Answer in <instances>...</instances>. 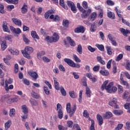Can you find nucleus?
Wrapping results in <instances>:
<instances>
[{
    "label": "nucleus",
    "instance_id": "1",
    "mask_svg": "<svg viewBox=\"0 0 130 130\" xmlns=\"http://www.w3.org/2000/svg\"><path fill=\"white\" fill-rule=\"evenodd\" d=\"M108 84V80H106L101 87L102 91H104L105 89L107 93H114L117 91V88L113 86V82H110L108 86H106Z\"/></svg>",
    "mask_w": 130,
    "mask_h": 130
},
{
    "label": "nucleus",
    "instance_id": "2",
    "mask_svg": "<svg viewBox=\"0 0 130 130\" xmlns=\"http://www.w3.org/2000/svg\"><path fill=\"white\" fill-rule=\"evenodd\" d=\"M34 51L33 48L29 46H26L23 50H21V52L24 57L27 58V59H31V56L30 54L32 53Z\"/></svg>",
    "mask_w": 130,
    "mask_h": 130
},
{
    "label": "nucleus",
    "instance_id": "3",
    "mask_svg": "<svg viewBox=\"0 0 130 130\" xmlns=\"http://www.w3.org/2000/svg\"><path fill=\"white\" fill-rule=\"evenodd\" d=\"M71 103H68L66 105V110L67 111V113H69L70 117H72L75 112H76V110H77V105H74L72 109L71 108Z\"/></svg>",
    "mask_w": 130,
    "mask_h": 130
},
{
    "label": "nucleus",
    "instance_id": "4",
    "mask_svg": "<svg viewBox=\"0 0 130 130\" xmlns=\"http://www.w3.org/2000/svg\"><path fill=\"white\" fill-rule=\"evenodd\" d=\"M78 9L80 12H81V13H82L81 17L83 19H86V18H87V17H88L92 12V10L91 9H88L87 11H86V10L82 7L78 8Z\"/></svg>",
    "mask_w": 130,
    "mask_h": 130
},
{
    "label": "nucleus",
    "instance_id": "5",
    "mask_svg": "<svg viewBox=\"0 0 130 130\" xmlns=\"http://www.w3.org/2000/svg\"><path fill=\"white\" fill-rule=\"evenodd\" d=\"M64 61H65L68 66H70V67H72V68H77V69H80V68L81 67V66L79 64H76V63H75L74 61L70 59L64 58Z\"/></svg>",
    "mask_w": 130,
    "mask_h": 130
},
{
    "label": "nucleus",
    "instance_id": "6",
    "mask_svg": "<svg viewBox=\"0 0 130 130\" xmlns=\"http://www.w3.org/2000/svg\"><path fill=\"white\" fill-rule=\"evenodd\" d=\"M116 103H117V100L116 98H114L109 102V105H110V106H112V107H114L115 109H118L119 107H118Z\"/></svg>",
    "mask_w": 130,
    "mask_h": 130
},
{
    "label": "nucleus",
    "instance_id": "7",
    "mask_svg": "<svg viewBox=\"0 0 130 130\" xmlns=\"http://www.w3.org/2000/svg\"><path fill=\"white\" fill-rule=\"evenodd\" d=\"M67 4L68 7L71 8V10L72 11V12H73V13H77V8H76V5H75V4H74L73 2L68 1L67 2Z\"/></svg>",
    "mask_w": 130,
    "mask_h": 130
},
{
    "label": "nucleus",
    "instance_id": "8",
    "mask_svg": "<svg viewBox=\"0 0 130 130\" xmlns=\"http://www.w3.org/2000/svg\"><path fill=\"white\" fill-rule=\"evenodd\" d=\"M86 31V28L82 25H80L74 30L75 33H84Z\"/></svg>",
    "mask_w": 130,
    "mask_h": 130
},
{
    "label": "nucleus",
    "instance_id": "9",
    "mask_svg": "<svg viewBox=\"0 0 130 130\" xmlns=\"http://www.w3.org/2000/svg\"><path fill=\"white\" fill-rule=\"evenodd\" d=\"M27 73L30 77L33 78V79H35V80H37V79L39 78L38 73H37L36 72L29 71Z\"/></svg>",
    "mask_w": 130,
    "mask_h": 130
},
{
    "label": "nucleus",
    "instance_id": "10",
    "mask_svg": "<svg viewBox=\"0 0 130 130\" xmlns=\"http://www.w3.org/2000/svg\"><path fill=\"white\" fill-rule=\"evenodd\" d=\"M12 20L13 23L16 25V26H18V27H21V26H22V21L21 20L16 18H13Z\"/></svg>",
    "mask_w": 130,
    "mask_h": 130
},
{
    "label": "nucleus",
    "instance_id": "11",
    "mask_svg": "<svg viewBox=\"0 0 130 130\" xmlns=\"http://www.w3.org/2000/svg\"><path fill=\"white\" fill-rule=\"evenodd\" d=\"M55 13V10L51 8L50 10L48 11L45 14V19H48L49 17V16H51V15H53Z\"/></svg>",
    "mask_w": 130,
    "mask_h": 130
},
{
    "label": "nucleus",
    "instance_id": "12",
    "mask_svg": "<svg viewBox=\"0 0 130 130\" xmlns=\"http://www.w3.org/2000/svg\"><path fill=\"white\" fill-rule=\"evenodd\" d=\"M13 83V79L9 78V80L7 79L5 81V89L6 91L9 92V85L8 84H12Z\"/></svg>",
    "mask_w": 130,
    "mask_h": 130
},
{
    "label": "nucleus",
    "instance_id": "13",
    "mask_svg": "<svg viewBox=\"0 0 130 130\" xmlns=\"http://www.w3.org/2000/svg\"><path fill=\"white\" fill-rule=\"evenodd\" d=\"M10 29L13 33H15V34H20V33H22L21 29L19 28H15L13 26H10Z\"/></svg>",
    "mask_w": 130,
    "mask_h": 130
},
{
    "label": "nucleus",
    "instance_id": "14",
    "mask_svg": "<svg viewBox=\"0 0 130 130\" xmlns=\"http://www.w3.org/2000/svg\"><path fill=\"white\" fill-rule=\"evenodd\" d=\"M119 31L121 32V33H122V34H123V35L124 36H125V37H127V35L126 34H130V31L123 28H119Z\"/></svg>",
    "mask_w": 130,
    "mask_h": 130
},
{
    "label": "nucleus",
    "instance_id": "15",
    "mask_svg": "<svg viewBox=\"0 0 130 130\" xmlns=\"http://www.w3.org/2000/svg\"><path fill=\"white\" fill-rule=\"evenodd\" d=\"M53 80L55 89H56L57 91L59 90V83L58 82V80L55 77L53 78Z\"/></svg>",
    "mask_w": 130,
    "mask_h": 130
},
{
    "label": "nucleus",
    "instance_id": "16",
    "mask_svg": "<svg viewBox=\"0 0 130 130\" xmlns=\"http://www.w3.org/2000/svg\"><path fill=\"white\" fill-rule=\"evenodd\" d=\"M2 27L3 28V30L5 31V32L10 33V29H9V28L8 27V23H7V21H4L3 22Z\"/></svg>",
    "mask_w": 130,
    "mask_h": 130
},
{
    "label": "nucleus",
    "instance_id": "17",
    "mask_svg": "<svg viewBox=\"0 0 130 130\" xmlns=\"http://www.w3.org/2000/svg\"><path fill=\"white\" fill-rule=\"evenodd\" d=\"M96 18H97V13H96L95 12H93L88 17V20L89 21H91L92 22H93V21H95Z\"/></svg>",
    "mask_w": 130,
    "mask_h": 130
},
{
    "label": "nucleus",
    "instance_id": "18",
    "mask_svg": "<svg viewBox=\"0 0 130 130\" xmlns=\"http://www.w3.org/2000/svg\"><path fill=\"white\" fill-rule=\"evenodd\" d=\"M103 117L104 119H109V118H111V117H112V113L107 112L103 115Z\"/></svg>",
    "mask_w": 130,
    "mask_h": 130
},
{
    "label": "nucleus",
    "instance_id": "19",
    "mask_svg": "<svg viewBox=\"0 0 130 130\" xmlns=\"http://www.w3.org/2000/svg\"><path fill=\"white\" fill-rule=\"evenodd\" d=\"M59 39V36L56 32H54L53 35V37H52L53 42H57Z\"/></svg>",
    "mask_w": 130,
    "mask_h": 130
},
{
    "label": "nucleus",
    "instance_id": "20",
    "mask_svg": "<svg viewBox=\"0 0 130 130\" xmlns=\"http://www.w3.org/2000/svg\"><path fill=\"white\" fill-rule=\"evenodd\" d=\"M66 40H67V41L69 42V44L71 45V46H76V43L75 42V41H74V40H73V39H72L71 37H67L66 38Z\"/></svg>",
    "mask_w": 130,
    "mask_h": 130
},
{
    "label": "nucleus",
    "instance_id": "21",
    "mask_svg": "<svg viewBox=\"0 0 130 130\" xmlns=\"http://www.w3.org/2000/svg\"><path fill=\"white\" fill-rule=\"evenodd\" d=\"M107 16L110 19H112L113 20H114V19H115V14H114V13L109 10H108Z\"/></svg>",
    "mask_w": 130,
    "mask_h": 130
},
{
    "label": "nucleus",
    "instance_id": "22",
    "mask_svg": "<svg viewBox=\"0 0 130 130\" xmlns=\"http://www.w3.org/2000/svg\"><path fill=\"white\" fill-rule=\"evenodd\" d=\"M9 51L11 53V54H13V55H18V54H19V50H15L12 48H10L9 49Z\"/></svg>",
    "mask_w": 130,
    "mask_h": 130
},
{
    "label": "nucleus",
    "instance_id": "23",
    "mask_svg": "<svg viewBox=\"0 0 130 130\" xmlns=\"http://www.w3.org/2000/svg\"><path fill=\"white\" fill-rule=\"evenodd\" d=\"M96 119L99 121V125H102V124H103V118H102V116L100 114H98L96 115Z\"/></svg>",
    "mask_w": 130,
    "mask_h": 130
},
{
    "label": "nucleus",
    "instance_id": "24",
    "mask_svg": "<svg viewBox=\"0 0 130 130\" xmlns=\"http://www.w3.org/2000/svg\"><path fill=\"white\" fill-rule=\"evenodd\" d=\"M43 55H45V51H42L37 53V58H38V59H40V60H41L42 59V56H43Z\"/></svg>",
    "mask_w": 130,
    "mask_h": 130
},
{
    "label": "nucleus",
    "instance_id": "25",
    "mask_svg": "<svg viewBox=\"0 0 130 130\" xmlns=\"http://www.w3.org/2000/svg\"><path fill=\"white\" fill-rule=\"evenodd\" d=\"M49 18L51 19H54V21H55V22H57L60 20V18L59 16H58V15H56L54 17V15L52 14L49 16Z\"/></svg>",
    "mask_w": 130,
    "mask_h": 130
},
{
    "label": "nucleus",
    "instance_id": "26",
    "mask_svg": "<svg viewBox=\"0 0 130 130\" xmlns=\"http://www.w3.org/2000/svg\"><path fill=\"white\" fill-rule=\"evenodd\" d=\"M21 109H22V112L24 114H27L28 112H29V110H28V107H27V106L24 105L21 106Z\"/></svg>",
    "mask_w": 130,
    "mask_h": 130
},
{
    "label": "nucleus",
    "instance_id": "27",
    "mask_svg": "<svg viewBox=\"0 0 130 130\" xmlns=\"http://www.w3.org/2000/svg\"><path fill=\"white\" fill-rule=\"evenodd\" d=\"M85 91V94L87 95V97L90 98L91 97V90L90 89V88L86 86Z\"/></svg>",
    "mask_w": 130,
    "mask_h": 130
},
{
    "label": "nucleus",
    "instance_id": "28",
    "mask_svg": "<svg viewBox=\"0 0 130 130\" xmlns=\"http://www.w3.org/2000/svg\"><path fill=\"white\" fill-rule=\"evenodd\" d=\"M16 114V110L14 108L10 109L9 112V116L10 117H14Z\"/></svg>",
    "mask_w": 130,
    "mask_h": 130
},
{
    "label": "nucleus",
    "instance_id": "29",
    "mask_svg": "<svg viewBox=\"0 0 130 130\" xmlns=\"http://www.w3.org/2000/svg\"><path fill=\"white\" fill-rule=\"evenodd\" d=\"M113 113H114V114H115V115L119 116V115H121V114H122V113H123V112H122V110H115L113 111Z\"/></svg>",
    "mask_w": 130,
    "mask_h": 130
},
{
    "label": "nucleus",
    "instance_id": "30",
    "mask_svg": "<svg viewBox=\"0 0 130 130\" xmlns=\"http://www.w3.org/2000/svg\"><path fill=\"white\" fill-rule=\"evenodd\" d=\"M29 102L31 105V106H38V101L35 100H29Z\"/></svg>",
    "mask_w": 130,
    "mask_h": 130
},
{
    "label": "nucleus",
    "instance_id": "31",
    "mask_svg": "<svg viewBox=\"0 0 130 130\" xmlns=\"http://www.w3.org/2000/svg\"><path fill=\"white\" fill-rule=\"evenodd\" d=\"M8 4H13L14 5H17L19 3V0H4Z\"/></svg>",
    "mask_w": 130,
    "mask_h": 130
},
{
    "label": "nucleus",
    "instance_id": "32",
    "mask_svg": "<svg viewBox=\"0 0 130 130\" xmlns=\"http://www.w3.org/2000/svg\"><path fill=\"white\" fill-rule=\"evenodd\" d=\"M97 61L100 62L101 64H105V61L102 59V57L101 56H97L96 57Z\"/></svg>",
    "mask_w": 130,
    "mask_h": 130
},
{
    "label": "nucleus",
    "instance_id": "33",
    "mask_svg": "<svg viewBox=\"0 0 130 130\" xmlns=\"http://www.w3.org/2000/svg\"><path fill=\"white\" fill-rule=\"evenodd\" d=\"M31 94L32 98H35V99H39V94L35 92V91H32Z\"/></svg>",
    "mask_w": 130,
    "mask_h": 130
},
{
    "label": "nucleus",
    "instance_id": "34",
    "mask_svg": "<svg viewBox=\"0 0 130 130\" xmlns=\"http://www.w3.org/2000/svg\"><path fill=\"white\" fill-rule=\"evenodd\" d=\"M31 35L32 38L39 39V37L38 36V35H37V33H36V31H32L31 32Z\"/></svg>",
    "mask_w": 130,
    "mask_h": 130
},
{
    "label": "nucleus",
    "instance_id": "35",
    "mask_svg": "<svg viewBox=\"0 0 130 130\" xmlns=\"http://www.w3.org/2000/svg\"><path fill=\"white\" fill-rule=\"evenodd\" d=\"M96 47L99 49L101 51H104L105 48H104V46L103 45H100L99 44H96L95 45Z\"/></svg>",
    "mask_w": 130,
    "mask_h": 130
},
{
    "label": "nucleus",
    "instance_id": "36",
    "mask_svg": "<svg viewBox=\"0 0 130 130\" xmlns=\"http://www.w3.org/2000/svg\"><path fill=\"white\" fill-rule=\"evenodd\" d=\"M121 82L122 84V85H124V86H126V88L127 89H128V88H129V84H128V83H127V82L124 81V80H123V78H121Z\"/></svg>",
    "mask_w": 130,
    "mask_h": 130
},
{
    "label": "nucleus",
    "instance_id": "37",
    "mask_svg": "<svg viewBox=\"0 0 130 130\" xmlns=\"http://www.w3.org/2000/svg\"><path fill=\"white\" fill-rule=\"evenodd\" d=\"M11 125H12V121L8 120L5 123V128L9 129V127H11Z\"/></svg>",
    "mask_w": 130,
    "mask_h": 130
},
{
    "label": "nucleus",
    "instance_id": "38",
    "mask_svg": "<svg viewBox=\"0 0 130 130\" xmlns=\"http://www.w3.org/2000/svg\"><path fill=\"white\" fill-rule=\"evenodd\" d=\"M8 46H7V41H4L2 42V43L1 44V48L2 50H5L6 48H7Z\"/></svg>",
    "mask_w": 130,
    "mask_h": 130
},
{
    "label": "nucleus",
    "instance_id": "39",
    "mask_svg": "<svg viewBox=\"0 0 130 130\" xmlns=\"http://www.w3.org/2000/svg\"><path fill=\"white\" fill-rule=\"evenodd\" d=\"M69 95L71 98H73L74 99H75V98H77V97H78L77 94H76V93H75L74 91H70Z\"/></svg>",
    "mask_w": 130,
    "mask_h": 130
},
{
    "label": "nucleus",
    "instance_id": "40",
    "mask_svg": "<svg viewBox=\"0 0 130 130\" xmlns=\"http://www.w3.org/2000/svg\"><path fill=\"white\" fill-rule=\"evenodd\" d=\"M97 30V26L95 25V23L92 24L90 26V31L91 32H95Z\"/></svg>",
    "mask_w": 130,
    "mask_h": 130
},
{
    "label": "nucleus",
    "instance_id": "41",
    "mask_svg": "<svg viewBox=\"0 0 130 130\" xmlns=\"http://www.w3.org/2000/svg\"><path fill=\"white\" fill-rule=\"evenodd\" d=\"M77 51L79 54H82V53H83V48H82L81 45H78Z\"/></svg>",
    "mask_w": 130,
    "mask_h": 130
},
{
    "label": "nucleus",
    "instance_id": "42",
    "mask_svg": "<svg viewBox=\"0 0 130 130\" xmlns=\"http://www.w3.org/2000/svg\"><path fill=\"white\" fill-rule=\"evenodd\" d=\"M100 74L102 76H108L109 75V72L107 70H101L100 71Z\"/></svg>",
    "mask_w": 130,
    "mask_h": 130
},
{
    "label": "nucleus",
    "instance_id": "43",
    "mask_svg": "<svg viewBox=\"0 0 130 130\" xmlns=\"http://www.w3.org/2000/svg\"><path fill=\"white\" fill-rule=\"evenodd\" d=\"M106 48L107 51V54L108 55H112V50L111 49V47L109 46H106Z\"/></svg>",
    "mask_w": 130,
    "mask_h": 130
},
{
    "label": "nucleus",
    "instance_id": "44",
    "mask_svg": "<svg viewBox=\"0 0 130 130\" xmlns=\"http://www.w3.org/2000/svg\"><path fill=\"white\" fill-rule=\"evenodd\" d=\"M28 8L27 7L26 5H24L22 8H21V13L22 14H25V13H27L28 11Z\"/></svg>",
    "mask_w": 130,
    "mask_h": 130
},
{
    "label": "nucleus",
    "instance_id": "45",
    "mask_svg": "<svg viewBox=\"0 0 130 130\" xmlns=\"http://www.w3.org/2000/svg\"><path fill=\"white\" fill-rule=\"evenodd\" d=\"M44 91L46 94V95H49L50 94V91L48 89V87L47 86H44Z\"/></svg>",
    "mask_w": 130,
    "mask_h": 130
},
{
    "label": "nucleus",
    "instance_id": "46",
    "mask_svg": "<svg viewBox=\"0 0 130 130\" xmlns=\"http://www.w3.org/2000/svg\"><path fill=\"white\" fill-rule=\"evenodd\" d=\"M117 87H118V89L119 94H122V93H123V88L120 85H118Z\"/></svg>",
    "mask_w": 130,
    "mask_h": 130
},
{
    "label": "nucleus",
    "instance_id": "47",
    "mask_svg": "<svg viewBox=\"0 0 130 130\" xmlns=\"http://www.w3.org/2000/svg\"><path fill=\"white\" fill-rule=\"evenodd\" d=\"M59 4H60V6H61V7H62L63 8H64L65 10H68L67 6H66L64 5V2L63 0H60Z\"/></svg>",
    "mask_w": 130,
    "mask_h": 130
},
{
    "label": "nucleus",
    "instance_id": "48",
    "mask_svg": "<svg viewBox=\"0 0 130 130\" xmlns=\"http://www.w3.org/2000/svg\"><path fill=\"white\" fill-rule=\"evenodd\" d=\"M58 117L60 119H61L63 117V112L62 111H58Z\"/></svg>",
    "mask_w": 130,
    "mask_h": 130
},
{
    "label": "nucleus",
    "instance_id": "49",
    "mask_svg": "<svg viewBox=\"0 0 130 130\" xmlns=\"http://www.w3.org/2000/svg\"><path fill=\"white\" fill-rule=\"evenodd\" d=\"M69 20L67 19H63L62 21V25L64 27H68L69 26Z\"/></svg>",
    "mask_w": 130,
    "mask_h": 130
},
{
    "label": "nucleus",
    "instance_id": "50",
    "mask_svg": "<svg viewBox=\"0 0 130 130\" xmlns=\"http://www.w3.org/2000/svg\"><path fill=\"white\" fill-rule=\"evenodd\" d=\"M106 4L108 6H114V4H115L113 1L111 0H107Z\"/></svg>",
    "mask_w": 130,
    "mask_h": 130
},
{
    "label": "nucleus",
    "instance_id": "51",
    "mask_svg": "<svg viewBox=\"0 0 130 130\" xmlns=\"http://www.w3.org/2000/svg\"><path fill=\"white\" fill-rule=\"evenodd\" d=\"M87 49L90 52H95V51H96V49H95L94 48L92 47V46H88L87 47Z\"/></svg>",
    "mask_w": 130,
    "mask_h": 130
},
{
    "label": "nucleus",
    "instance_id": "52",
    "mask_svg": "<svg viewBox=\"0 0 130 130\" xmlns=\"http://www.w3.org/2000/svg\"><path fill=\"white\" fill-rule=\"evenodd\" d=\"M112 63L113 64V72L114 73V74H116L117 67L116 65H115V62L114 61H113Z\"/></svg>",
    "mask_w": 130,
    "mask_h": 130
},
{
    "label": "nucleus",
    "instance_id": "53",
    "mask_svg": "<svg viewBox=\"0 0 130 130\" xmlns=\"http://www.w3.org/2000/svg\"><path fill=\"white\" fill-rule=\"evenodd\" d=\"M60 91L63 96H67V91H66V90H64V88L63 87H60Z\"/></svg>",
    "mask_w": 130,
    "mask_h": 130
},
{
    "label": "nucleus",
    "instance_id": "54",
    "mask_svg": "<svg viewBox=\"0 0 130 130\" xmlns=\"http://www.w3.org/2000/svg\"><path fill=\"white\" fill-rule=\"evenodd\" d=\"M57 107V111H62V107L61 106V105L60 104L58 103L56 105Z\"/></svg>",
    "mask_w": 130,
    "mask_h": 130
},
{
    "label": "nucleus",
    "instance_id": "55",
    "mask_svg": "<svg viewBox=\"0 0 130 130\" xmlns=\"http://www.w3.org/2000/svg\"><path fill=\"white\" fill-rule=\"evenodd\" d=\"M123 127V124L119 123L117 125V127L115 128V130H120Z\"/></svg>",
    "mask_w": 130,
    "mask_h": 130
},
{
    "label": "nucleus",
    "instance_id": "56",
    "mask_svg": "<svg viewBox=\"0 0 130 130\" xmlns=\"http://www.w3.org/2000/svg\"><path fill=\"white\" fill-rule=\"evenodd\" d=\"M67 124L68 127H70L71 128H72L73 127L74 123L72 121H68L67 122Z\"/></svg>",
    "mask_w": 130,
    "mask_h": 130
},
{
    "label": "nucleus",
    "instance_id": "57",
    "mask_svg": "<svg viewBox=\"0 0 130 130\" xmlns=\"http://www.w3.org/2000/svg\"><path fill=\"white\" fill-rule=\"evenodd\" d=\"M82 6L84 9H88V3L86 1H83L82 2Z\"/></svg>",
    "mask_w": 130,
    "mask_h": 130
},
{
    "label": "nucleus",
    "instance_id": "58",
    "mask_svg": "<svg viewBox=\"0 0 130 130\" xmlns=\"http://www.w3.org/2000/svg\"><path fill=\"white\" fill-rule=\"evenodd\" d=\"M95 125V121L94 120H91V125L90 127V130H95V127H94Z\"/></svg>",
    "mask_w": 130,
    "mask_h": 130
},
{
    "label": "nucleus",
    "instance_id": "59",
    "mask_svg": "<svg viewBox=\"0 0 130 130\" xmlns=\"http://www.w3.org/2000/svg\"><path fill=\"white\" fill-rule=\"evenodd\" d=\"M46 41H47V42H49L50 43H52V38L50 37L49 36L46 37L45 38Z\"/></svg>",
    "mask_w": 130,
    "mask_h": 130
},
{
    "label": "nucleus",
    "instance_id": "60",
    "mask_svg": "<svg viewBox=\"0 0 130 130\" xmlns=\"http://www.w3.org/2000/svg\"><path fill=\"white\" fill-rule=\"evenodd\" d=\"M123 57V55L122 54H120L116 59V61H119V60H121Z\"/></svg>",
    "mask_w": 130,
    "mask_h": 130
},
{
    "label": "nucleus",
    "instance_id": "61",
    "mask_svg": "<svg viewBox=\"0 0 130 130\" xmlns=\"http://www.w3.org/2000/svg\"><path fill=\"white\" fill-rule=\"evenodd\" d=\"M58 69L61 72H66V68H64L62 64H59Z\"/></svg>",
    "mask_w": 130,
    "mask_h": 130
},
{
    "label": "nucleus",
    "instance_id": "62",
    "mask_svg": "<svg viewBox=\"0 0 130 130\" xmlns=\"http://www.w3.org/2000/svg\"><path fill=\"white\" fill-rule=\"evenodd\" d=\"M58 128L59 130H68V127H64L61 125H58Z\"/></svg>",
    "mask_w": 130,
    "mask_h": 130
},
{
    "label": "nucleus",
    "instance_id": "63",
    "mask_svg": "<svg viewBox=\"0 0 130 130\" xmlns=\"http://www.w3.org/2000/svg\"><path fill=\"white\" fill-rule=\"evenodd\" d=\"M83 114L84 117H86L87 118L89 117V113H88V111L87 110L84 111Z\"/></svg>",
    "mask_w": 130,
    "mask_h": 130
},
{
    "label": "nucleus",
    "instance_id": "64",
    "mask_svg": "<svg viewBox=\"0 0 130 130\" xmlns=\"http://www.w3.org/2000/svg\"><path fill=\"white\" fill-rule=\"evenodd\" d=\"M122 22L123 23V24H125L126 25V26H128V27H130V23L128 21H126L124 19L122 18Z\"/></svg>",
    "mask_w": 130,
    "mask_h": 130
}]
</instances>
